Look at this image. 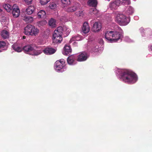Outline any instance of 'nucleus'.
Returning <instances> with one entry per match:
<instances>
[{
	"instance_id": "2",
	"label": "nucleus",
	"mask_w": 152,
	"mask_h": 152,
	"mask_svg": "<svg viewBox=\"0 0 152 152\" xmlns=\"http://www.w3.org/2000/svg\"><path fill=\"white\" fill-rule=\"evenodd\" d=\"M123 31L118 26H115L114 30L108 31L105 33V38L110 43L121 42L123 37Z\"/></svg>"
},
{
	"instance_id": "30",
	"label": "nucleus",
	"mask_w": 152,
	"mask_h": 152,
	"mask_svg": "<svg viewBox=\"0 0 152 152\" xmlns=\"http://www.w3.org/2000/svg\"><path fill=\"white\" fill-rule=\"evenodd\" d=\"M24 20L28 23L32 22L33 20V18L30 16H26L24 17Z\"/></svg>"
},
{
	"instance_id": "38",
	"label": "nucleus",
	"mask_w": 152,
	"mask_h": 152,
	"mask_svg": "<svg viewBox=\"0 0 152 152\" xmlns=\"http://www.w3.org/2000/svg\"><path fill=\"white\" fill-rule=\"evenodd\" d=\"M124 40L126 42H134V41L130 39L129 37H125L124 38Z\"/></svg>"
},
{
	"instance_id": "15",
	"label": "nucleus",
	"mask_w": 152,
	"mask_h": 152,
	"mask_svg": "<svg viewBox=\"0 0 152 152\" xmlns=\"http://www.w3.org/2000/svg\"><path fill=\"white\" fill-rule=\"evenodd\" d=\"M75 57L74 55L69 56L67 58L68 63L70 65H73L75 64Z\"/></svg>"
},
{
	"instance_id": "26",
	"label": "nucleus",
	"mask_w": 152,
	"mask_h": 152,
	"mask_svg": "<svg viewBox=\"0 0 152 152\" xmlns=\"http://www.w3.org/2000/svg\"><path fill=\"white\" fill-rule=\"evenodd\" d=\"M49 26L52 28L55 27L56 26V20L53 18H51L49 21Z\"/></svg>"
},
{
	"instance_id": "17",
	"label": "nucleus",
	"mask_w": 152,
	"mask_h": 152,
	"mask_svg": "<svg viewBox=\"0 0 152 152\" xmlns=\"http://www.w3.org/2000/svg\"><path fill=\"white\" fill-rule=\"evenodd\" d=\"M10 34V33L8 31L6 30H2L1 33V37L4 39L9 38Z\"/></svg>"
},
{
	"instance_id": "18",
	"label": "nucleus",
	"mask_w": 152,
	"mask_h": 152,
	"mask_svg": "<svg viewBox=\"0 0 152 152\" xmlns=\"http://www.w3.org/2000/svg\"><path fill=\"white\" fill-rule=\"evenodd\" d=\"M125 12L128 15H132L134 13V9L132 7L128 6L125 9Z\"/></svg>"
},
{
	"instance_id": "3",
	"label": "nucleus",
	"mask_w": 152,
	"mask_h": 152,
	"mask_svg": "<svg viewBox=\"0 0 152 152\" xmlns=\"http://www.w3.org/2000/svg\"><path fill=\"white\" fill-rule=\"evenodd\" d=\"M115 21L121 26H126L130 21V17H126L121 12H115L113 13Z\"/></svg>"
},
{
	"instance_id": "6",
	"label": "nucleus",
	"mask_w": 152,
	"mask_h": 152,
	"mask_svg": "<svg viewBox=\"0 0 152 152\" xmlns=\"http://www.w3.org/2000/svg\"><path fill=\"white\" fill-rule=\"evenodd\" d=\"M65 60L61 59L56 61L55 64L54 68L55 70L59 72H61L65 70L66 68L64 66Z\"/></svg>"
},
{
	"instance_id": "41",
	"label": "nucleus",
	"mask_w": 152,
	"mask_h": 152,
	"mask_svg": "<svg viewBox=\"0 0 152 152\" xmlns=\"http://www.w3.org/2000/svg\"><path fill=\"white\" fill-rule=\"evenodd\" d=\"M73 45H74L75 46H76L77 45V43L76 42H74L73 43Z\"/></svg>"
},
{
	"instance_id": "39",
	"label": "nucleus",
	"mask_w": 152,
	"mask_h": 152,
	"mask_svg": "<svg viewBox=\"0 0 152 152\" xmlns=\"http://www.w3.org/2000/svg\"><path fill=\"white\" fill-rule=\"evenodd\" d=\"M33 0H24L25 3L27 5L31 4Z\"/></svg>"
},
{
	"instance_id": "47",
	"label": "nucleus",
	"mask_w": 152,
	"mask_h": 152,
	"mask_svg": "<svg viewBox=\"0 0 152 152\" xmlns=\"http://www.w3.org/2000/svg\"><path fill=\"white\" fill-rule=\"evenodd\" d=\"M108 1H110V0H107Z\"/></svg>"
},
{
	"instance_id": "19",
	"label": "nucleus",
	"mask_w": 152,
	"mask_h": 152,
	"mask_svg": "<svg viewBox=\"0 0 152 152\" xmlns=\"http://www.w3.org/2000/svg\"><path fill=\"white\" fill-rule=\"evenodd\" d=\"M13 49L16 52H21L22 50V48L17 45V44H14L12 46Z\"/></svg>"
},
{
	"instance_id": "44",
	"label": "nucleus",
	"mask_w": 152,
	"mask_h": 152,
	"mask_svg": "<svg viewBox=\"0 0 152 152\" xmlns=\"http://www.w3.org/2000/svg\"><path fill=\"white\" fill-rule=\"evenodd\" d=\"M2 12V9L1 8V7H0V13L1 12Z\"/></svg>"
},
{
	"instance_id": "8",
	"label": "nucleus",
	"mask_w": 152,
	"mask_h": 152,
	"mask_svg": "<svg viewBox=\"0 0 152 152\" xmlns=\"http://www.w3.org/2000/svg\"><path fill=\"white\" fill-rule=\"evenodd\" d=\"M139 31L142 37H145L146 35L150 36L152 34V31L150 28H145V29L141 27L139 29Z\"/></svg>"
},
{
	"instance_id": "27",
	"label": "nucleus",
	"mask_w": 152,
	"mask_h": 152,
	"mask_svg": "<svg viewBox=\"0 0 152 152\" xmlns=\"http://www.w3.org/2000/svg\"><path fill=\"white\" fill-rule=\"evenodd\" d=\"M46 13L43 10H41L37 13L38 16L39 18H44L45 16Z\"/></svg>"
},
{
	"instance_id": "13",
	"label": "nucleus",
	"mask_w": 152,
	"mask_h": 152,
	"mask_svg": "<svg viewBox=\"0 0 152 152\" xmlns=\"http://www.w3.org/2000/svg\"><path fill=\"white\" fill-rule=\"evenodd\" d=\"M56 51V50L52 48H47L43 50V52L45 54L47 55H50L54 53Z\"/></svg>"
},
{
	"instance_id": "36",
	"label": "nucleus",
	"mask_w": 152,
	"mask_h": 152,
	"mask_svg": "<svg viewBox=\"0 0 152 152\" xmlns=\"http://www.w3.org/2000/svg\"><path fill=\"white\" fill-rule=\"evenodd\" d=\"M75 14L77 15L82 17H83L84 15V12L81 10L77 11Z\"/></svg>"
},
{
	"instance_id": "34",
	"label": "nucleus",
	"mask_w": 152,
	"mask_h": 152,
	"mask_svg": "<svg viewBox=\"0 0 152 152\" xmlns=\"http://www.w3.org/2000/svg\"><path fill=\"white\" fill-rule=\"evenodd\" d=\"M56 3L54 2H52L50 3L49 5V7L51 9H55L56 7Z\"/></svg>"
},
{
	"instance_id": "25",
	"label": "nucleus",
	"mask_w": 152,
	"mask_h": 152,
	"mask_svg": "<svg viewBox=\"0 0 152 152\" xmlns=\"http://www.w3.org/2000/svg\"><path fill=\"white\" fill-rule=\"evenodd\" d=\"M3 7L8 12H10L12 9V6L8 4H5L3 5Z\"/></svg>"
},
{
	"instance_id": "10",
	"label": "nucleus",
	"mask_w": 152,
	"mask_h": 152,
	"mask_svg": "<svg viewBox=\"0 0 152 152\" xmlns=\"http://www.w3.org/2000/svg\"><path fill=\"white\" fill-rule=\"evenodd\" d=\"M102 28V25L101 23L99 22H95L93 25L92 28L93 32H96L100 31Z\"/></svg>"
},
{
	"instance_id": "45",
	"label": "nucleus",
	"mask_w": 152,
	"mask_h": 152,
	"mask_svg": "<svg viewBox=\"0 0 152 152\" xmlns=\"http://www.w3.org/2000/svg\"><path fill=\"white\" fill-rule=\"evenodd\" d=\"M23 39H25L26 38V37L25 36H23Z\"/></svg>"
},
{
	"instance_id": "32",
	"label": "nucleus",
	"mask_w": 152,
	"mask_h": 152,
	"mask_svg": "<svg viewBox=\"0 0 152 152\" xmlns=\"http://www.w3.org/2000/svg\"><path fill=\"white\" fill-rule=\"evenodd\" d=\"M120 4L128 5L130 3V0H119Z\"/></svg>"
},
{
	"instance_id": "16",
	"label": "nucleus",
	"mask_w": 152,
	"mask_h": 152,
	"mask_svg": "<svg viewBox=\"0 0 152 152\" xmlns=\"http://www.w3.org/2000/svg\"><path fill=\"white\" fill-rule=\"evenodd\" d=\"M72 50V49L69 46L66 45L64 47L62 53L64 55H66L71 53Z\"/></svg>"
},
{
	"instance_id": "9",
	"label": "nucleus",
	"mask_w": 152,
	"mask_h": 152,
	"mask_svg": "<svg viewBox=\"0 0 152 152\" xmlns=\"http://www.w3.org/2000/svg\"><path fill=\"white\" fill-rule=\"evenodd\" d=\"M20 10L17 5L14 4L12 6V14L15 18L18 17L20 14Z\"/></svg>"
},
{
	"instance_id": "28",
	"label": "nucleus",
	"mask_w": 152,
	"mask_h": 152,
	"mask_svg": "<svg viewBox=\"0 0 152 152\" xmlns=\"http://www.w3.org/2000/svg\"><path fill=\"white\" fill-rule=\"evenodd\" d=\"M98 12V11L96 8L91 9L89 10V13L93 16L97 15Z\"/></svg>"
},
{
	"instance_id": "31",
	"label": "nucleus",
	"mask_w": 152,
	"mask_h": 152,
	"mask_svg": "<svg viewBox=\"0 0 152 152\" xmlns=\"http://www.w3.org/2000/svg\"><path fill=\"white\" fill-rule=\"evenodd\" d=\"M76 8L75 6H73L68 8L65 10L67 12H73L76 10Z\"/></svg>"
},
{
	"instance_id": "14",
	"label": "nucleus",
	"mask_w": 152,
	"mask_h": 152,
	"mask_svg": "<svg viewBox=\"0 0 152 152\" xmlns=\"http://www.w3.org/2000/svg\"><path fill=\"white\" fill-rule=\"evenodd\" d=\"M90 31V28L88 23L87 22H85L83 25L82 31L84 34L88 33Z\"/></svg>"
},
{
	"instance_id": "22",
	"label": "nucleus",
	"mask_w": 152,
	"mask_h": 152,
	"mask_svg": "<svg viewBox=\"0 0 152 152\" xmlns=\"http://www.w3.org/2000/svg\"><path fill=\"white\" fill-rule=\"evenodd\" d=\"M82 39V38L81 36L78 34L73 36L70 39V42H71L72 41H78Z\"/></svg>"
},
{
	"instance_id": "37",
	"label": "nucleus",
	"mask_w": 152,
	"mask_h": 152,
	"mask_svg": "<svg viewBox=\"0 0 152 152\" xmlns=\"http://www.w3.org/2000/svg\"><path fill=\"white\" fill-rule=\"evenodd\" d=\"M50 0H40V3L42 5H44L47 4Z\"/></svg>"
},
{
	"instance_id": "33",
	"label": "nucleus",
	"mask_w": 152,
	"mask_h": 152,
	"mask_svg": "<svg viewBox=\"0 0 152 152\" xmlns=\"http://www.w3.org/2000/svg\"><path fill=\"white\" fill-rule=\"evenodd\" d=\"M99 45H94L92 48V50L94 52H97L99 50Z\"/></svg>"
},
{
	"instance_id": "11",
	"label": "nucleus",
	"mask_w": 152,
	"mask_h": 152,
	"mask_svg": "<svg viewBox=\"0 0 152 152\" xmlns=\"http://www.w3.org/2000/svg\"><path fill=\"white\" fill-rule=\"evenodd\" d=\"M120 4V2L119 0H115L114 1L111 2L109 6L111 10H115L119 7Z\"/></svg>"
},
{
	"instance_id": "46",
	"label": "nucleus",
	"mask_w": 152,
	"mask_h": 152,
	"mask_svg": "<svg viewBox=\"0 0 152 152\" xmlns=\"http://www.w3.org/2000/svg\"><path fill=\"white\" fill-rule=\"evenodd\" d=\"M39 23H42V22H39Z\"/></svg>"
},
{
	"instance_id": "7",
	"label": "nucleus",
	"mask_w": 152,
	"mask_h": 152,
	"mask_svg": "<svg viewBox=\"0 0 152 152\" xmlns=\"http://www.w3.org/2000/svg\"><path fill=\"white\" fill-rule=\"evenodd\" d=\"M89 56L88 54L84 51L80 53L77 55V60L78 61H83L87 60Z\"/></svg>"
},
{
	"instance_id": "24",
	"label": "nucleus",
	"mask_w": 152,
	"mask_h": 152,
	"mask_svg": "<svg viewBox=\"0 0 152 152\" xmlns=\"http://www.w3.org/2000/svg\"><path fill=\"white\" fill-rule=\"evenodd\" d=\"M62 28V33L66 34L67 35H68L69 33L70 30V29L66 26H64L63 27L61 26Z\"/></svg>"
},
{
	"instance_id": "42",
	"label": "nucleus",
	"mask_w": 152,
	"mask_h": 152,
	"mask_svg": "<svg viewBox=\"0 0 152 152\" xmlns=\"http://www.w3.org/2000/svg\"><path fill=\"white\" fill-rule=\"evenodd\" d=\"M138 18L137 16H135L134 17V19H136V20H137L138 19Z\"/></svg>"
},
{
	"instance_id": "21",
	"label": "nucleus",
	"mask_w": 152,
	"mask_h": 152,
	"mask_svg": "<svg viewBox=\"0 0 152 152\" xmlns=\"http://www.w3.org/2000/svg\"><path fill=\"white\" fill-rule=\"evenodd\" d=\"M97 4L96 0H88L87 2L88 4L90 6L96 7Z\"/></svg>"
},
{
	"instance_id": "20",
	"label": "nucleus",
	"mask_w": 152,
	"mask_h": 152,
	"mask_svg": "<svg viewBox=\"0 0 152 152\" xmlns=\"http://www.w3.org/2000/svg\"><path fill=\"white\" fill-rule=\"evenodd\" d=\"M7 49L6 43L2 41H0V52L6 50Z\"/></svg>"
},
{
	"instance_id": "1",
	"label": "nucleus",
	"mask_w": 152,
	"mask_h": 152,
	"mask_svg": "<svg viewBox=\"0 0 152 152\" xmlns=\"http://www.w3.org/2000/svg\"><path fill=\"white\" fill-rule=\"evenodd\" d=\"M115 72L118 78L126 83L132 84L137 80L136 74L129 70L116 68Z\"/></svg>"
},
{
	"instance_id": "35",
	"label": "nucleus",
	"mask_w": 152,
	"mask_h": 152,
	"mask_svg": "<svg viewBox=\"0 0 152 152\" xmlns=\"http://www.w3.org/2000/svg\"><path fill=\"white\" fill-rule=\"evenodd\" d=\"M61 2L62 4L65 5H69L71 3L69 0H61Z\"/></svg>"
},
{
	"instance_id": "12",
	"label": "nucleus",
	"mask_w": 152,
	"mask_h": 152,
	"mask_svg": "<svg viewBox=\"0 0 152 152\" xmlns=\"http://www.w3.org/2000/svg\"><path fill=\"white\" fill-rule=\"evenodd\" d=\"M33 26L31 25H28L24 28V34L26 35H31L32 30Z\"/></svg>"
},
{
	"instance_id": "5",
	"label": "nucleus",
	"mask_w": 152,
	"mask_h": 152,
	"mask_svg": "<svg viewBox=\"0 0 152 152\" xmlns=\"http://www.w3.org/2000/svg\"><path fill=\"white\" fill-rule=\"evenodd\" d=\"M61 26L58 27L56 30L53 34V40L55 43H60L62 40Z\"/></svg>"
},
{
	"instance_id": "4",
	"label": "nucleus",
	"mask_w": 152,
	"mask_h": 152,
	"mask_svg": "<svg viewBox=\"0 0 152 152\" xmlns=\"http://www.w3.org/2000/svg\"><path fill=\"white\" fill-rule=\"evenodd\" d=\"M37 47L34 44H28L24 46L23 49L25 52L32 55L37 56L42 52L41 50H36Z\"/></svg>"
},
{
	"instance_id": "40",
	"label": "nucleus",
	"mask_w": 152,
	"mask_h": 152,
	"mask_svg": "<svg viewBox=\"0 0 152 152\" xmlns=\"http://www.w3.org/2000/svg\"><path fill=\"white\" fill-rule=\"evenodd\" d=\"M148 50L152 53V44H150L148 46Z\"/></svg>"
},
{
	"instance_id": "43",
	"label": "nucleus",
	"mask_w": 152,
	"mask_h": 152,
	"mask_svg": "<svg viewBox=\"0 0 152 152\" xmlns=\"http://www.w3.org/2000/svg\"><path fill=\"white\" fill-rule=\"evenodd\" d=\"M2 12V9L1 8V7H0V13L1 12Z\"/></svg>"
},
{
	"instance_id": "29",
	"label": "nucleus",
	"mask_w": 152,
	"mask_h": 152,
	"mask_svg": "<svg viewBox=\"0 0 152 152\" xmlns=\"http://www.w3.org/2000/svg\"><path fill=\"white\" fill-rule=\"evenodd\" d=\"M32 30L31 35L36 36L38 34L39 32V30L37 28L35 27L34 26H33Z\"/></svg>"
},
{
	"instance_id": "23",
	"label": "nucleus",
	"mask_w": 152,
	"mask_h": 152,
	"mask_svg": "<svg viewBox=\"0 0 152 152\" xmlns=\"http://www.w3.org/2000/svg\"><path fill=\"white\" fill-rule=\"evenodd\" d=\"M34 10V8L33 6H29L26 10V14L28 15L32 14Z\"/></svg>"
}]
</instances>
